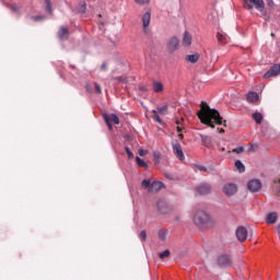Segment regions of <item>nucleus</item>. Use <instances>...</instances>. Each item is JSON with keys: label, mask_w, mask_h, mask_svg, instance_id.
I'll use <instances>...</instances> for the list:
<instances>
[{"label": "nucleus", "mask_w": 280, "mask_h": 280, "mask_svg": "<svg viewBox=\"0 0 280 280\" xmlns=\"http://www.w3.org/2000/svg\"><path fill=\"white\" fill-rule=\"evenodd\" d=\"M197 117L200 119L201 124L209 126V128H215L217 126H222V116L217 109L209 108L207 103H201V109L197 113Z\"/></svg>", "instance_id": "f257e3e1"}, {"label": "nucleus", "mask_w": 280, "mask_h": 280, "mask_svg": "<svg viewBox=\"0 0 280 280\" xmlns=\"http://www.w3.org/2000/svg\"><path fill=\"white\" fill-rule=\"evenodd\" d=\"M192 220L197 226H205L209 222V214L202 210H198L195 212Z\"/></svg>", "instance_id": "f03ea898"}, {"label": "nucleus", "mask_w": 280, "mask_h": 280, "mask_svg": "<svg viewBox=\"0 0 280 280\" xmlns=\"http://www.w3.org/2000/svg\"><path fill=\"white\" fill-rule=\"evenodd\" d=\"M244 3L247 10H253V8H256L258 12H264V8H266L264 0H244Z\"/></svg>", "instance_id": "7ed1b4c3"}, {"label": "nucleus", "mask_w": 280, "mask_h": 280, "mask_svg": "<svg viewBox=\"0 0 280 280\" xmlns=\"http://www.w3.org/2000/svg\"><path fill=\"white\" fill-rule=\"evenodd\" d=\"M180 40H178L177 37L173 36L167 40L166 49L170 54H174V51L178 50Z\"/></svg>", "instance_id": "20e7f679"}, {"label": "nucleus", "mask_w": 280, "mask_h": 280, "mask_svg": "<svg viewBox=\"0 0 280 280\" xmlns=\"http://www.w3.org/2000/svg\"><path fill=\"white\" fill-rule=\"evenodd\" d=\"M223 194L228 197L235 196V194H237V185L234 183L225 184L223 186Z\"/></svg>", "instance_id": "39448f33"}, {"label": "nucleus", "mask_w": 280, "mask_h": 280, "mask_svg": "<svg viewBox=\"0 0 280 280\" xmlns=\"http://www.w3.org/2000/svg\"><path fill=\"white\" fill-rule=\"evenodd\" d=\"M196 191L199 196H207L211 194V185L202 183L196 187Z\"/></svg>", "instance_id": "423d86ee"}, {"label": "nucleus", "mask_w": 280, "mask_h": 280, "mask_svg": "<svg viewBox=\"0 0 280 280\" xmlns=\"http://www.w3.org/2000/svg\"><path fill=\"white\" fill-rule=\"evenodd\" d=\"M173 152L178 161H185V153L183 152V147L180 145V143H173Z\"/></svg>", "instance_id": "0eeeda50"}, {"label": "nucleus", "mask_w": 280, "mask_h": 280, "mask_svg": "<svg viewBox=\"0 0 280 280\" xmlns=\"http://www.w3.org/2000/svg\"><path fill=\"white\" fill-rule=\"evenodd\" d=\"M247 189L253 194L259 191L261 189V182L259 179H252L247 183Z\"/></svg>", "instance_id": "6e6552de"}, {"label": "nucleus", "mask_w": 280, "mask_h": 280, "mask_svg": "<svg viewBox=\"0 0 280 280\" xmlns=\"http://www.w3.org/2000/svg\"><path fill=\"white\" fill-rule=\"evenodd\" d=\"M236 237L238 242H246L248 237V230H246L244 226H238L236 230Z\"/></svg>", "instance_id": "1a4fd4ad"}, {"label": "nucleus", "mask_w": 280, "mask_h": 280, "mask_svg": "<svg viewBox=\"0 0 280 280\" xmlns=\"http://www.w3.org/2000/svg\"><path fill=\"white\" fill-rule=\"evenodd\" d=\"M103 119L105 124H115L119 126V117L116 114H103Z\"/></svg>", "instance_id": "9d476101"}, {"label": "nucleus", "mask_w": 280, "mask_h": 280, "mask_svg": "<svg viewBox=\"0 0 280 280\" xmlns=\"http://www.w3.org/2000/svg\"><path fill=\"white\" fill-rule=\"evenodd\" d=\"M218 264L221 266V268H229V266L232 264L231 256L226 254L219 256Z\"/></svg>", "instance_id": "9b49d317"}, {"label": "nucleus", "mask_w": 280, "mask_h": 280, "mask_svg": "<svg viewBox=\"0 0 280 280\" xmlns=\"http://www.w3.org/2000/svg\"><path fill=\"white\" fill-rule=\"evenodd\" d=\"M150 21H152V13H150V11H147L142 15V25L144 30H147V27H150Z\"/></svg>", "instance_id": "f8f14e48"}, {"label": "nucleus", "mask_w": 280, "mask_h": 280, "mask_svg": "<svg viewBox=\"0 0 280 280\" xmlns=\"http://www.w3.org/2000/svg\"><path fill=\"white\" fill-rule=\"evenodd\" d=\"M191 40H192L191 34L186 31L184 33L183 40H182L183 46L184 47H190Z\"/></svg>", "instance_id": "ddd939ff"}, {"label": "nucleus", "mask_w": 280, "mask_h": 280, "mask_svg": "<svg viewBox=\"0 0 280 280\" xmlns=\"http://www.w3.org/2000/svg\"><path fill=\"white\" fill-rule=\"evenodd\" d=\"M58 38H60V40H67V38H69V30L65 26H61L58 32Z\"/></svg>", "instance_id": "4468645a"}, {"label": "nucleus", "mask_w": 280, "mask_h": 280, "mask_svg": "<svg viewBox=\"0 0 280 280\" xmlns=\"http://www.w3.org/2000/svg\"><path fill=\"white\" fill-rule=\"evenodd\" d=\"M246 100L247 102H249V104H255L256 102L259 101V94H257L256 92H249L246 95Z\"/></svg>", "instance_id": "2eb2a0df"}, {"label": "nucleus", "mask_w": 280, "mask_h": 280, "mask_svg": "<svg viewBox=\"0 0 280 280\" xmlns=\"http://www.w3.org/2000/svg\"><path fill=\"white\" fill-rule=\"evenodd\" d=\"M163 189V183L153 182L150 186V191L156 194V191H161Z\"/></svg>", "instance_id": "dca6fc26"}, {"label": "nucleus", "mask_w": 280, "mask_h": 280, "mask_svg": "<svg viewBox=\"0 0 280 280\" xmlns=\"http://www.w3.org/2000/svg\"><path fill=\"white\" fill-rule=\"evenodd\" d=\"M186 60L188 62H191V65H196V62H198V60H200V54L196 52L194 55H187Z\"/></svg>", "instance_id": "f3484780"}, {"label": "nucleus", "mask_w": 280, "mask_h": 280, "mask_svg": "<svg viewBox=\"0 0 280 280\" xmlns=\"http://www.w3.org/2000/svg\"><path fill=\"white\" fill-rule=\"evenodd\" d=\"M277 218H278L277 212H270L266 217V223L267 224H275V222H277Z\"/></svg>", "instance_id": "a211bd4d"}, {"label": "nucleus", "mask_w": 280, "mask_h": 280, "mask_svg": "<svg viewBox=\"0 0 280 280\" xmlns=\"http://www.w3.org/2000/svg\"><path fill=\"white\" fill-rule=\"evenodd\" d=\"M153 91L154 93H163L164 91V86H163V83L159 82V81H153Z\"/></svg>", "instance_id": "6ab92c4d"}, {"label": "nucleus", "mask_w": 280, "mask_h": 280, "mask_svg": "<svg viewBox=\"0 0 280 280\" xmlns=\"http://www.w3.org/2000/svg\"><path fill=\"white\" fill-rule=\"evenodd\" d=\"M201 143L205 145V148H211L212 145V140L211 137L209 136H200Z\"/></svg>", "instance_id": "aec40b11"}, {"label": "nucleus", "mask_w": 280, "mask_h": 280, "mask_svg": "<svg viewBox=\"0 0 280 280\" xmlns=\"http://www.w3.org/2000/svg\"><path fill=\"white\" fill-rule=\"evenodd\" d=\"M234 165L236 170L240 172V174H244V172H246V166H244V163H242V161H235Z\"/></svg>", "instance_id": "412c9836"}, {"label": "nucleus", "mask_w": 280, "mask_h": 280, "mask_svg": "<svg viewBox=\"0 0 280 280\" xmlns=\"http://www.w3.org/2000/svg\"><path fill=\"white\" fill-rule=\"evenodd\" d=\"M253 119L256 121V124H261V121H264V116L261 113H254Z\"/></svg>", "instance_id": "4be33fe9"}, {"label": "nucleus", "mask_w": 280, "mask_h": 280, "mask_svg": "<svg viewBox=\"0 0 280 280\" xmlns=\"http://www.w3.org/2000/svg\"><path fill=\"white\" fill-rule=\"evenodd\" d=\"M136 163L139 165V167H148V163H145V161L141 160L139 156L136 158Z\"/></svg>", "instance_id": "5701e85b"}, {"label": "nucleus", "mask_w": 280, "mask_h": 280, "mask_svg": "<svg viewBox=\"0 0 280 280\" xmlns=\"http://www.w3.org/2000/svg\"><path fill=\"white\" fill-rule=\"evenodd\" d=\"M167 109H168V106L164 105V106L158 108L156 113H159L160 115H166L167 114Z\"/></svg>", "instance_id": "b1692460"}, {"label": "nucleus", "mask_w": 280, "mask_h": 280, "mask_svg": "<svg viewBox=\"0 0 280 280\" xmlns=\"http://www.w3.org/2000/svg\"><path fill=\"white\" fill-rule=\"evenodd\" d=\"M46 3V12H48L49 14H51L52 9H51V0H45Z\"/></svg>", "instance_id": "393cba45"}, {"label": "nucleus", "mask_w": 280, "mask_h": 280, "mask_svg": "<svg viewBox=\"0 0 280 280\" xmlns=\"http://www.w3.org/2000/svg\"><path fill=\"white\" fill-rule=\"evenodd\" d=\"M78 12H80V14H84V12H86V3H82L78 7Z\"/></svg>", "instance_id": "a878e982"}, {"label": "nucleus", "mask_w": 280, "mask_h": 280, "mask_svg": "<svg viewBox=\"0 0 280 280\" xmlns=\"http://www.w3.org/2000/svg\"><path fill=\"white\" fill-rule=\"evenodd\" d=\"M156 113H158L156 110H153V119H154V121H156L158 124H163V120L161 119V117Z\"/></svg>", "instance_id": "bb28decb"}, {"label": "nucleus", "mask_w": 280, "mask_h": 280, "mask_svg": "<svg viewBox=\"0 0 280 280\" xmlns=\"http://www.w3.org/2000/svg\"><path fill=\"white\" fill-rule=\"evenodd\" d=\"M248 147H249L248 152H255V150L259 149V145L253 142H249Z\"/></svg>", "instance_id": "cd10ccee"}, {"label": "nucleus", "mask_w": 280, "mask_h": 280, "mask_svg": "<svg viewBox=\"0 0 280 280\" xmlns=\"http://www.w3.org/2000/svg\"><path fill=\"white\" fill-rule=\"evenodd\" d=\"M151 183H150V179H143L142 180V187H144V189H149L150 191V187H151Z\"/></svg>", "instance_id": "c85d7f7f"}, {"label": "nucleus", "mask_w": 280, "mask_h": 280, "mask_svg": "<svg viewBox=\"0 0 280 280\" xmlns=\"http://www.w3.org/2000/svg\"><path fill=\"white\" fill-rule=\"evenodd\" d=\"M159 257H160V259H165V258L170 257V250L166 249V250L160 253Z\"/></svg>", "instance_id": "c756f323"}, {"label": "nucleus", "mask_w": 280, "mask_h": 280, "mask_svg": "<svg viewBox=\"0 0 280 280\" xmlns=\"http://www.w3.org/2000/svg\"><path fill=\"white\" fill-rule=\"evenodd\" d=\"M125 152H126L128 159H135V154L132 153V151L130 150V148L126 147V148H125Z\"/></svg>", "instance_id": "7c9ffc66"}, {"label": "nucleus", "mask_w": 280, "mask_h": 280, "mask_svg": "<svg viewBox=\"0 0 280 280\" xmlns=\"http://www.w3.org/2000/svg\"><path fill=\"white\" fill-rule=\"evenodd\" d=\"M140 240L142 241V242H145V240H147V237H148V234H147V232H145V230H142L141 232H140Z\"/></svg>", "instance_id": "2f4dec72"}, {"label": "nucleus", "mask_w": 280, "mask_h": 280, "mask_svg": "<svg viewBox=\"0 0 280 280\" xmlns=\"http://www.w3.org/2000/svg\"><path fill=\"white\" fill-rule=\"evenodd\" d=\"M165 236H166L165 231L160 230L159 231V240H161L162 242H165Z\"/></svg>", "instance_id": "473e14b6"}, {"label": "nucleus", "mask_w": 280, "mask_h": 280, "mask_svg": "<svg viewBox=\"0 0 280 280\" xmlns=\"http://www.w3.org/2000/svg\"><path fill=\"white\" fill-rule=\"evenodd\" d=\"M232 152H234V154H242V152H244V147H238L236 149H233Z\"/></svg>", "instance_id": "72a5a7b5"}, {"label": "nucleus", "mask_w": 280, "mask_h": 280, "mask_svg": "<svg viewBox=\"0 0 280 280\" xmlns=\"http://www.w3.org/2000/svg\"><path fill=\"white\" fill-rule=\"evenodd\" d=\"M135 3H138V5H145V3H150V0H135Z\"/></svg>", "instance_id": "f704fd0d"}, {"label": "nucleus", "mask_w": 280, "mask_h": 280, "mask_svg": "<svg viewBox=\"0 0 280 280\" xmlns=\"http://www.w3.org/2000/svg\"><path fill=\"white\" fill-rule=\"evenodd\" d=\"M94 89H95L96 93H98L101 95L102 86H100V83H94Z\"/></svg>", "instance_id": "c9c22d12"}, {"label": "nucleus", "mask_w": 280, "mask_h": 280, "mask_svg": "<svg viewBox=\"0 0 280 280\" xmlns=\"http://www.w3.org/2000/svg\"><path fill=\"white\" fill-rule=\"evenodd\" d=\"M275 183H276V191H277L278 196L280 197V178Z\"/></svg>", "instance_id": "e433bc0d"}, {"label": "nucleus", "mask_w": 280, "mask_h": 280, "mask_svg": "<svg viewBox=\"0 0 280 280\" xmlns=\"http://www.w3.org/2000/svg\"><path fill=\"white\" fill-rule=\"evenodd\" d=\"M33 21H45V16L43 15H36V16H32Z\"/></svg>", "instance_id": "4c0bfd02"}, {"label": "nucleus", "mask_w": 280, "mask_h": 280, "mask_svg": "<svg viewBox=\"0 0 280 280\" xmlns=\"http://www.w3.org/2000/svg\"><path fill=\"white\" fill-rule=\"evenodd\" d=\"M217 38L220 40V43H224V35H222V33H218Z\"/></svg>", "instance_id": "58836bf2"}, {"label": "nucleus", "mask_w": 280, "mask_h": 280, "mask_svg": "<svg viewBox=\"0 0 280 280\" xmlns=\"http://www.w3.org/2000/svg\"><path fill=\"white\" fill-rule=\"evenodd\" d=\"M197 170H199V172H208L206 166L202 165H196Z\"/></svg>", "instance_id": "ea45409f"}, {"label": "nucleus", "mask_w": 280, "mask_h": 280, "mask_svg": "<svg viewBox=\"0 0 280 280\" xmlns=\"http://www.w3.org/2000/svg\"><path fill=\"white\" fill-rule=\"evenodd\" d=\"M10 9H11L13 12H19V7H16V4H11V5H10Z\"/></svg>", "instance_id": "a19ab883"}, {"label": "nucleus", "mask_w": 280, "mask_h": 280, "mask_svg": "<svg viewBox=\"0 0 280 280\" xmlns=\"http://www.w3.org/2000/svg\"><path fill=\"white\" fill-rule=\"evenodd\" d=\"M107 69H108V66L106 65V62L102 63L101 71H106Z\"/></svg>", "instance_id": "79ce46f5"}, {"label": "nucleus", "mask_w": 280, "mask_h": 280, "mask_svg": "<svg viewBox=\"0 0 280 280\" xmlns=\"http://www.w3.org/2000/svg\"><path fill=\"white\" fill-rule=\"evenodd\" d=\"M183 121H184V119L179 118V119L176 120V125L177 126H183Z\"/></svg>", "instance_id": "37998d69"}, {"label": "nucleus", "mask_w": 280, "mask_h": 280, "mask_svg": "<svg viewBox=\"0 0 280 280\" xmlns=\"http://www.w3.org/2000/svg\"><path fill=\"white\" fill-rule=\"evenodd\" d=\"M139 154H140L141 156H145V154H147V153H145V150L140 149V150H139Z\"/></svg>", "instance_id": "c03bdc74"}, {"label": "nucleus", "mask_w": 280, "mask_h": 280, "mask_svg": "<svg viewBox=\"0 0 280 280\" xmlns=\"http://www.w3.org/2000/svg\"><path fill=\"white\" fill-rule=\"evenodd\" d=\"M108 130H113V122H106Z\"/></svg>", "instance_id": "a18cd8bd"}, {"label": "nucleus", "mask_w": 280, "mask_h": 280, "mask_svg": "<svg viewBox=\"0 0 280 280\" xmlns=\"http://www.w3.org/2000/svg\"><path fill=\"white\" fill-rule=\"evenodd\" d=\"M176 130H177L178 133H180V132H183V127L177 126Z\"/></svg>", "instance_id": "49530a36"}, {"label": "nucleus", "mask_w": 280, "mask_h": 280, "mask_svg": "<svg viewBox=\"0 0 280 280\" xmlns=\"http://www.w3.org/2000/svg\"><path fill=\"white\" fill-rule=\"evenodd\" d=\"M219 150H220L221 152H226V149H225L224 147H222V148L219 147Z\"/></svg>", "instance_id": "de8ad7c7"}, {"label": "nucleus", "mask_w": 280, "mask_h": 280, "mask_svg": "<svg viewBox=\"0 0 280 280\" xmlns=\"http://www.w3.org/2000/svg\"><path fill=\"white\" fill-rule=\"evenodd\" d=\"M218 131L222 135V133H224V129L223 128H218Z\"/></svg>", "instance_id": "09e8293b"}, {"label": "nucleus", "mask_w": 280, "mask_h": 280, "mask_svg": "<svg viewBox=\"0 0 280 280\" xmlns=\"http://www.w3.org/2000/svg\"><path fill=\"white\" fill-rule=\"evenodd\" d=\"M178 138H179V139H184L183 133L179 132V133H178Z\"/></svg>", "instance_id": "8fccbe9b"}, {"label": "nucleus", "mask_w": 280, "mask_h": 280, "mask_svg": "<svg viewBox=\"0 0 280 280\" xmlns=\"http://www.w3.org/2000/svg\"><path fill=\"white\" fill-rule=\"evenodd\" d=\"M278 233H280V224L278 225V229H277Z\"/></svg>", "instance_id": "3c124183"}, {"label": "nucleus", "mask_w": 280, "mask_h": 280, "mask_svg": "<svg viewBox=\"0 0 280 280\" xmlns=\"http://www.w3.org/2000/svg\"><path fill=\"white\" fill-rule=\"evenodd\" d=\"M278 233H280V224L278 225V229H277Z\"/></svg>", "instance_id": "603ef678"}, {"label": "nucleus", "mask_w": 280, "mask_h": 280, "mask_svg": "<svg viewBox=\"0 0 280 280\" xmlns=\"http://www.w3.org/2000/svg\"><path fill=\"white\" fill-rule=\"evenodd\" d=\"M223 125L226 126V120H223Z\"/></svg>", "instance_id": "864d4df0"}, {"label": "nucleus", "mask_w": 280, "mask_h": 280, "mask_svg": "<svg viewBox=\"0 0 280 280\" xmlns=\"http://www.w3.org/2000/svg\"><path fill=\"white\" fill-rule=\"evenodd\" d=\"M278 235H280V232H278Z\"/></svg>", "instance_id": "5fc2aeb1"}]
</instances>
